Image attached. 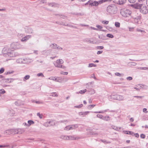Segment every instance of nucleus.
<instances>
[{"mask_svg": "<svg viewBox=\"0 0 148 148\" xmlns=\"http://www.w3.org/2000/svg\"><path fill=\"white\" fill-rule=\"evenodd\" d=\"M63 62L64 61L60 59L57 60L56 63L54 64L56 67L64 69L66 68V67L62 65V64H63Z\"/></svg>", "mask_w": 148, "mask_h": 148, "instance_id": "20e7f679", "label": "nucleus"}, {"mask_svg": "<svg viewBox=\"0 0 148 148\" xmlns=\"http://www.w3.org/2000/svg\"><path fill=\"white\" fill-rule=\"evenodd\" d=\"M120 13L124 17H128L131 14V11L127 8H122L121 10Z\"/></svg>", "mask_w": 148, "mask_h": 148, "instance_id": "7ed1b4c3", "label": "nucleus"}, {"mask_svg": "<svg viewBox=\"0 0 148 148\" xmlns=\"http://www.w3.org/2000/svg\"><path fill=\"white\" fill-rule=\"evenodd\" d=\"M44 125L46 127H48L49 126V125L47 123V122H46L44 123Z\"/></svg>", "mask_w": 148, "mask_h": 148, "instance_id": "774afa93", "label": "nucleus"}, {"mask_svg": "<svg viewBox=\"0 0 148 148\" xmlns=\"http://www.w3.org/2000/svg\"><path fill=\"white\" fill-rule=\"evenodd\" d=\"M46 122L49 126H53L55 125L54 122L52 121L49 120Z\"/></svg>", "mask_w": 148, "mask_h": 148, "instance_id": "aec40b11", "label": "nucleus"}, {"mask_svg": "<svg viewBox=\"0 0 148 148\" xmlns=\"http://www.w3.org/2000/svg\"><path fill=\"white\" fill-rule=\"evenodd\" d=\"M115 25L116 27H119L120 26V24L119 22H116L115 23Z\"/></svg>", "mask_w": 148, "mask_h": 148, "instance_id": "79ce46f5", "label": "nucleus"}, {"mask_svg": "<svg viewBox=\"0 0 148 148\" xmlns=\"http://www.w3.org/2000/svg\"><path fill=\"white\" fill-rule=\"evenodd\" d=\"M143 112L145 113H147L148 112L147 111V109L146 108H144L143 109Z\"/></svg>", "mask_w": 148, "mask_h": 148, "instance_id": "e2e57ef3", "label": "nucleus"}, {"mask_svg": "<svg viewBox=\"0 0 148 148\" xmlns=\"http://www.w3.org/2000/svg\"><path fill=\"white\" fill-rule=\"evenodd\" d=\"M49 96L53 97H58V95L56 92H54L51 93Z\"/></svg>", "mask_w": 148, "mask_h": 148, "instance_id": "c756f323", "label": "nucleus"}, {"mask_svg": "<svg viewBox=\"0 0 148 148\" xmlns=\"http://www.w3.org/2000/svg\"><path fill=\"white\" fill-rule=\"evenodd\" d=\"M30 77V76L29 75H26L23 78V80L25 81L27 80Z\"/></svg>", "mask_w": 148, "mask_h": 148, "instance_id": "c9c22d12", "label": "nucleus"}, {"mask_svg": "<svg viewBox=\"0 0 148 148\" xmlns=\"http://www.w3.org/2000/svg\"><path fill=\"white\" fill-rule=\"evenodd\" d=\"M60 74L62 75H67L68 74V72H66L62 71L60 72Z\"/></svg>", "mask_w": 148, "mask_h": 148, "instance_id": "5fc2aeb1", "label": "nucleus"}, {"mask_svg": "<svg viewBox=\"0 0 148 148\" xmlns=\"http://www.w3.org/2000/svg\"><path fill=\"white\" fill-rule=\"evenodd\" d=\"M31 38V36L28 35H27L23 38L21 40L22 42L26 41L27 40H28L29 39Z\"/></svg>", "mask_w": 148, "mask_h": 148, "instance_id": "9b49d317", "label": "nucleus"}, {"mask_svg": "<svg viewBox=\"0 0 148 148\" xmlns=\"http://www.w3.org/2000/svg\"><path fill=\"white\" fill-rule=\"evenodd\" d=\"M56 23L59 25H62L65 26H66V24H67L66 23L64 22H57Z\"/></svg>", "mask_w": 148, "mask_h": 148, "instance_id": "bb28decb", "label": "nucleus"}, {"mask_svg": "<svg viewBox=\"0 0 148 148\" xmlns=\"http://www.w3.org/2000/svg\"><path fill=\"white\" fill-rule=\"evenodd\" d=\"M10 112L11 113V114H10L11 116H12L15 113L14 111L12 110H10Z\"/></svg>", "mask_w": 148, "mask_h": 148, "instance_id": "864d4df0", "label": "nucleus"}, {"mask_svg": "<svg viewBox=\"0 0 148 148\" xmlns=\"http://www.w3.org/2000/svg\"><path fill=\"white\" fill-rule=\"evenodd\" d=\"M112 128L113 129H114L115 130H119L120 129V128H119V127H117L114 125H113L112 126Z\"/></svg>", "mask_w": 148, "mask_h": 148, "instance_id": "cd10ccee", "label": "nucleus"}, {"mask_svg": "<svg viewBox=\"0 0 148 148\" xmlns=\"http://www.w3.org/2000/svg\"><path fill=\"white\" fill-rule=\"evenodd\" d=\"M144 96H134V97L137 98L138 99H142L143 97Z\"/></svg>", "mask_w": 148, "mask_h": 148, "instance_id": "6e6d98bb", "label": "nucleus"}, {"mask_svg": "<svg viewBox=\"0 0 148 148\" xmlns=\"http://www.w3.org/2000/svg\"><path fill=\"white\" fill-rule=\"evenodd\" d=\"M47 4L49 7L53 8H58L60 7V5L55 2H48Z\"/></svg>", "mask_w": 148, "mask_h": 148, "instance_id": "423d86ee", "label": "nucleus"}, {"mask_svg": "<svg viewBox=\"0 0 148 148\" xmlns=\"http://www.w3.org/2000/svg\"><path fill=\"white\" fill-rule=\"evenodd\" d=\"M73 127H72L71 126V125H68L66 127L64 128V130H65L68 131L70 130H73Z\"/></svg>", "mask_w": 148, "mask_h": 148, "instance_id": "f3484780", "label": "nucleus"}, {"mask_svg": "<svg viewBox=\"0 0 148 148\" xmlns=\"http://www.w3.org/2000/svg\"><path fill=\"white\" fill-rule=\"evenodd\" d=\"M117 95H111L109 96L108 97V99L109 100H110L111 99H114V100H116L117 99Z\"/></svg>", "mask_w": 148, "mask_h": 148, "instance_id": "ddd939ff", "label": "nucleus"}, {"mask_svg": "<svg viewBox=\"0 0 148 148\" xmlns=\"http://www.w3.org/2000/svg\"><path fill=\"white\" fill-rule=\"evenodd\" d=\"M96 65L93 63H90L89 64L88 67H91L92 66L96 67Z\"/></svg>", "mask_w": 148, "mask_h": 148, "instance_id": "58836bf2", "label": "nucleus"}, {"mask_svg": "<svg viewBox=\"0 0 148 148\" xmlns=\"http://www.w3.org/2000/svg\"><path fill=\"white\" fill-rule=\"evenodd\" d=\"M67 137H68V136L63 135L61 136H60V138L61 139H63L67 140Z\"/></svg>", "mask_w": 148, "mask_h": 148, "instance_id": "473e14b6", "label": "nucleus"}, {"mask_svg": "<svg viewBox=\"0 0 148 148\" xmlns=\"http://www.w3.org/2000/svg\"><path fill=\"white\" fill-rule=\"evenodd\" d=\"M125 133L131 135H133L134 134V133L131 131H126Z\"/></svg>", "mask_w": 148, "mask_h": 148, "instance_id": "2f4dec72", "label": "nucleus"}, {"mask_svg": "<svg viewBox=\"0 0 148 148\" xmlns=\"http://www.w3.org/2000/svg\"><path fill=\"white\" fill-rule=\"evenodd\" d=\"M103 120L106 121H108L110 120V117L108 116H106L103 117Z\"/></svg>", "mask_w": 148, "mask_h": 148, "instance_id": "b1692460", "label": "nucleus"}, {"mask_svg": "<svg viewBox=\"0 0 148 148\" xmlns=\"http://www.w3.org/2000/svg\"><path fill=\"white\" fill-rule=\"evenodd\" d=\"M21 47V45L18 42H14L10 45V48L12 49V51L20 48Z\"/></svg>", "mask_w": 148, "mask_h": 148, "instance_id": "39448f33", "label": "nucleus"}, {"mask_svg": "<svg viewBox=\"0 0 148 148\" xmlns=\"http://www.w3.org/2000/svg\"><path fill=\"white\" fill-rule=\"evenodd\" d=\"M79 138V137H74L73 136H68L67 137V140H76L77 139H78Z\"/></svg>", "mask_w": 148, "mask_h": 148, "instance_id": "a211bd4d", "label": "nucleus"}, {"mask_svg": "<svg viewBox=\"0 0 148 148\" xmlns=\"http://www.w3.org/2000/svg\"><path fill=\"white\" fill-rule=\"evenodd\" d=\"M83 106V104H80L79 105L76 106H74L75 108H80Z\"/></svg>", "mask_w": 148, "mask_h": 148, "instance_id": "a18cd8bd", "label": "nucleus"}, {"mask_svg": "<svg viewBox=\"0 0 148 148\" xmlns=\"http://www.w3.org/2000/svg\"><path fill=\"white\" fill-rule=\"evenodd\" d=\"M136 31L137 32L141 33H146L145 31L144 30H143V29L141 28H137L136 29Z\"/></svg>", "mask_w": 148, "mask_h": 148, "instance_id": "412c9836", "label": "nucleus"}, {"mask_svg": "<svg viewBox=\"0 0 148 148\" xmlns=\"http://www.w3.org/2000/svg\"><path fill=\"white\" fill-rule=\"evenodd\" d=\"M140 137L141 138L144 139L145 138V134H142L140 135Z\"/></svg>", "mask_w": 148, "mask_h": 148, "instance_id": "13d9d810", "label": "nucleus"}, {"mask_svg": "<svg viewBox=\"0 0 148 148\" xmlns=\"http://www.w3.org/2000/svg\"><path fill=\"white\" fill-rule=\"evenodd\" d=\"M108 110H106L103 111H95L94 112V113H103L105 112H107Z\"/></svg>", "mask_w": 148, "mask_h": 148, "instance_id": "393cba45", "label": "nucleus"}, {"mask_svg": "<svg viewBox=\"0 0 148 148\" xmlns=\"http://www.w3.org/2000/svg\"><path fill=\"white\" fill-rule=\"evenodd\" d=\"M66 26H69L70 27H73V28H77V27L76 26H73L71 25H69L68 24H66Z\"/></svg>", "mask_w": 148, "mask_h": 148, "instance_id": "3c124183", "label": "nucleus"}, {"mask_svg": "<svg viewBox=\"0 0 148 148\" xmlns=\"http://www.w3.org/2000/svg\"><path fill=\"white\" fill-rule=\"evenodd\" d=\"M9 49L8 48H4L2 50V53L3 56L5 57H7L9 56V52L8 51Z\"/></svg>", "mask_w": 148, "mask_h": 148, "instance_id": "1a4fd4ad", "label": "nucleus"}, {"mask_svg": "<svg viewBox=\"0 0 148 148\" xmlns=\"http://www.w3.org/2000/svg\"><path fill=\"white\" fill-rule=\"evenodd\" d=\"M107 11L109 14H114L116 12L117 9L114 5H110L107 7Z\"/></svg>", "mask_w": 148, "mask_h": 148, "instance_id": "f257e3e1", "label": "nucleus"}, {"mask_svg": "<svg viewBox=\"0 0 148 148\" xmlns=\"http://www.w3.org/2000/svg\"><path fill=\"white\" fill-rule=\"evenodd\" d=\"M15 56L14 52V51L10 52V57H13Z\"/></svg>", "mask_w": 148, "mask_h": 148, "instance_id": "f704fd0d", "label": "nucleus"}, {"mask_svg": "<svg viewBox=\"0 0 148 148\" xmlns=\"http://www.w3.org/2000/svg\"><path fill=\"white\" fill-rule=\"evenodd\" d=\"M23 60H25V59H23V60L22 58H19L16 60V62L18 63H24V62H23Z\"/></svg>", "mask_w": 148, "mask_h": 148, "instance_id": "5701e85b", "label": "nucleus"}, {"mask_svg": "<svg viewBox=\"0 0 148 148\" xmlns=\"http://www.w3.org/2000/svg\"><path fill=\"white\" fill-rule=\"evenodd\" d=\"M26 32L29 34H32L33 32V30L32 28L30 27H28L26 30Z\"/></svg>", "mask_w": 148, "mask_h": 148, "instance_id": "6ab92c4d", "label": "nucleus"}, {"mask_svg": "<svg viewBox=\"0 0 148 148\" xmlns=\"http://www.w3.org/2000/svg\"><path fill=\"white\" fill-rule=\"evenodd\" d=\"M97 117L100 119H103V116L102 115L98 114L97 115Z\"/></svg>", "mask_w": 148, "mask_h": 148, "instance_id": "a19ab883", "label": "nucleus"}, {"mask_svg": "<svg viewBox=\"0 0 148 148\" xmlns=\"http://www.w3.org/2000/svg\"><path fill=\"white\" fill-rule=\"evenodd\" d=\"M4 69L3 68H1L0 69V74L4 72Z\"/></svg>", "mask_w": 148, "mask_h": 148, "instance_id": "bf43d9fd", "label": "nucleus"}, {"mask_svg": "<svg viewBox=\"0 0 148 148\" xmlns=\"http://www.w3.org/2000/svg\"><path fill=\"white\" fill-rule=\"evenodd\" d=\"M130 16L134 19V21L136 23H138V21L141 18V16L139 14L137 13L136 11H134L132 12Z\"/></svg>", "mask_w": 148, "mask_h": 148, "instance_id": "f03ea898", "label": "nucleus"}, {"mask_svg": "<svg viewBox=\"0 0 148 148\" xmlns=\"http://www.w3.org/2000/svg\"><path fill=\"white\" fill-rule=\"evenodd\" d=\"M129 1L130 3H134L136 0H128Z\"/></svg>", "mask_w": 148, "mask_h": 148, "instance_id": "0e129e2a", "label": "nucleus"}, {"mask_svg": "<svg viewBox=\"0 0 148 148\" xmlns=\"http://www.w3.org/2000/svg\"><path fill=\"white\" fill-rule=\"evenodd\" d=\"M71 126L72 127H73V130H74V129H76V128H77L78 127V125L77 124H75V125H71Z\"/></svg>", "mask_w": 148, "mask_h": 148, "instance_id": "ea45409f", "label": "nucleus"}, {"mask_svg": "<svg viewBox=\"0 0 148 148\" xmlns=\"http://www.w3.org/2000/svg\"><path fill=\"white\" fill-rule=\"evenodd\" d=\"M126 0H119V3L120 5L123 4L125 3Z\"/></svg>", "mask_w": 148, "mask_h": 148, "instance_id": "a878e982", "label": "nucleus"}, {"mask_svg": "<svg viewBox=\"0 0 148 148\" xmlns=\"http://www.w3.org/2000/svg\"><path fill=\"white\" fill-rule=\"evenodd\" d=\"M115 74L117 76H122V75H122V74H120L119 73H118V72H116V73H115Z\"/></svg>", "mask_w": 148, "mask_h": 148, "instance_id": "4d7b16f0", "label": "nucleus"}, {"mask_svg": "<svg viewBox=\"0 0 148 148\" xmlns=\"http://www.w3.org/2000/svg\"><path fill=\"white\" fill-rule=\"evenodd\" d=\"M96 27L100 29H101L103 28V27L99 25H97Z\"/></svg>", "mask_w": 148, "mask_h": 148, "instance_id": "338daca9", "label": "nucleus"}, {"mask_svg": "<svg viewBox=\"0 0 148 148\" xmlns=\"http://www.w3.org/2000/svg\"><path fill=\"white\" fill-rule=\"evenodd\" d=\"M143 5V4L136 3L134 4L131 5V6L135 9H140V10Z\"/></svg>", "mask_w": 148, "mask_h": 148, "instance_id": "9d476101", "label": "nucleus"}, {"mask_svg": "<svg viewBox=\"0 0 148 148\" xmlns=\"http://www.w3.org/2000/svg\"><path fill=\"white\" fill-rule=\"evenodd\" d=\"M106 36L107 37L111 38H112L114 37V36L112 35L109 34H107Z\"/></svg>", "mask_w": 148, "mask_h": 148, "instance_id": "c03bdc74", "label": "nucleus"}, {"mask_svg": "<svg viewBox=\"0 0 148 148\" xmlns=\"http://www.w3.org/2000/svg\"><path fill=\"white\" fill-rule=\"evenodd\" d=\"M92 39H90V38H87L84 40V41L85 42H90L91 43H96V42L94 40H92Z\"/></svg>", "mask_w": 148, "mask_h": 148, "instance_id": "f8f14e48", "label": "nucleus"}, {"mask_svg": "<svg viewBox=\"0 0 148 148\" xmlns=\"http://www.w3.org/2000/svg\"><path fill=\"white\" fill-rule=\"evenodd\" d=\"M109 21H103L102 22V23L103 24L107 25Z\"/></svg>", "mask_w": 148, "mask_h": 148, "instance_id": "680f3d73", "label": "nucleus"}, {"mask_svg": "<svg viewBox=\"0 0 148 148\" xmlns=\"http://www.w3.org/2000/svg\"><path fill=\"white\" fill-rule=\"evenodd\" d=\"M140 11L143 14H146L148 13V9L146 6L143 5L140 10Z\"/></svg>", "mask_w": 148, "mask_h": 148, "instance_id": "0eeeda50", "label": "nucleus"}, {"mask_svg": "<svg viewBox=\"0 0 148 148\" xmlns=\"http://www.w3.org/2000/svg\"><path fill=\"white\" fill-rule=\"evenodd\" d=\"M5 92V91L3 89H0V94H3Z\"/></svg>", "mask_w": 148, "mask_h": 148, "instance_id": "de8ad7c7", "label": "nucleus"}, {"mask_svg": "<svg viewBox=\"0 0 148 148\" xmlns=\"http://www.w3.org/2000/svg\"><path fill=\"white\" fill-rule=\"evenodd\" d=\"M90 135H98V134L97 132H93L92 130H91L90 132Z\"/></svg>", "mask_w": 148, "mask_h": 148, "instance_id": "72a5a7b5", "label": "nucleus"}, {"mask_svg": "<svg viewBox=\"0 0 148 148\" xmlns=\"http://www.w3.org/2000/svg\"><path fill=\"white\" fill-rule=\"evenodd\" d=\"M68 121L67 120H64L62 121H58L59 123H67Z\"/></svg>", "mask_w": 148, "mask_h": 148, "instance_id": "37998d69", "label": "nucleus"}, {"mask_svg": "<svg viewBox=\"0 0 148 148\" xmlns=\"http://www.w3.org/2000/svg\"><path fill=\"white\" fill-rule=\"evenodd\" d=\"M37 115L40 119L42 118L43 115L42 114H40L39 113H38Z\"/></svg>", "mask_w": 148, "mask_h": 148, "instance_id": "49530a36", "label": "nucleus"}, {"mask_svg": "<svg viewBox=\"0 0 148 148\" xmlns=\"http://www.w3.org/2000/svg\"><path fill=\"white\" fill-rule=\"evenodd\" d=\"M50 47L51 48L53 49H58L59 50H62L63 49L62 48L55 43H53L50 45Z\"/></svg>", "mask_w": 148, "mask_h": 148, "instance_id": "6e6552de", "label": "nucleus"}, {"mask_svg": "<svg viewBox=\"0 0 148 148\" xmlns=\"http://www.w3.org/2000/svg\"><path fill=\"white\" fill-rule=\"evenodd\" d=\"M28 126H29L32 125L34 124V123L33 121L29 120L28 121Z\"/></svg>", "mask_w": 148, "mask_h": 148, "instance_id": "c85d7f7f", "label": "nucleus"}, {"mask_svg": "<svg viewBox=\"0 0 148 148\" xmlns=\"http://www.w3.org/2000/svg\"><path fill=\"white\" fill-rule=\"evenodd\" d=\"M116 100L119 101H123L124 100V97L122 95H117Z\"/></svg>", "mask_w": 148, "mask_h": 148, "instance_id": "2eb2a0df", "label": "nucleus"}, {"mask_svg": "<svg viewBox=\"0 0 148 148\" xmlns=\"http://www.w3.org/2000/svg\"><path fill=\"white\" fill-rule=\"evenodd\" d=\"M86 91V89H84L83 90H81L79 92V93H81V94H83L85 93Z\"/></svg>", "mask_w": 148, "mask_h": 148, "instance_id": "09e8293b", "label": "nucleus"}, {"mask_svg": "<svg viewBox=\"0 0 148 148\" xmlns=\"http://www.w3.org/2000/svg\"><path fill=\"white\" fill-rule=\"evenodd\" d=\"M19 132V130H17L14 129L10 130V134H17Z\"/></svg>", "mask_w": 148, "mask_h": 148, "instance_id": "4468645a", "label": "nucleus"}, {"mask_svg": "<svg viewBox=\"0 0 148 148\" xmlns=\"http://www.w3.org/2000/svg\"><path fill=\"white\" fill-rule=\"evenodd\" d=\"M37 76L38 77L41 76L42 77H44V75L42 73H38L37 74Z\"/></svg>", "mask_w": 148, "mask_h": 148, "instance_id": "8fccbe9b", "label": "nucleus"}, {"mask_svg": "<svg viewBox=\"0 0 148 148\" xmlns=\"http://www.w3.org/2000/svg\"><path fill=\"white\" fill-rule=\"evenodd\" d=\"M61 18L65 19L67 18V16L64 15H61Z\"/></svg>", "mask_w": 148, "mask_h": 148, "instance_id": "052dcab7", "label": "nucleus"}, {"mask_svg": "<svg viewBox=\"0 0 148 148\" xmlns=\"http://www.w3.org/2000/svg\"><path fill=\"white\" fill-rule=\"evenodd\" d=\"M93 1L92 0H89L85 4V5L89 4L90 5L92 6Z\"/></svg>", "mask_w": 148, "mask_h": 148, "instance_id": "4be33fe9", "label": "nucleus"}, {"mask_svg": "<svg viewBox=\"0 0 148 148\" xmlns=\"http://www.w3.org/2000/svg\"><path fill=\"white\" fill-rule=\"evenodd\" d=\"M127 79L129 80H131L132 79V78L131 77H127Z\"/></svg>", "mask_w": 148, "mask_h": 148, "instance_id": "69168bd1", "label": "nucleus"}, {"mask_svg": "<svg viewBox=\"0 0 148 148\" xmlns=\"http://www.w3.org/2000/svg\"><path fill=\"white\" fill-rule=\"evenodd\" d=\"M89 111H86L85 112H80L79 113V114L80 116L83 115V116H84L85 115H86L89 113Z\"/></svg>", "mask_w": 148, "mask_h": 148, "instance_id": "dca6fc26", "label": "nucleus"}, {"mask_svg": "<svg viewBox=\"0 0 148 148\" xmlns=\"http://www.w3.org/2000/svg\"><path fill=\"white\" fill-rule=\"evenodd\" d=\"M95 106V105H90L88 106V108L89 110L92 109Z\"/></svg>", "mask_w": 148, "mask_h": 148, "instance_id": "7c9ffc66", "label": "nucleus"}, {"mask_svg": "<svg viewBox=\"0 0 148 148\" xmlns=\"http://www.w3.org/2000/svg\"><path fill=\"white\" fill-rule=\"evenodd\" d=\"M49 79L52 80H55L57 79L55 77H51L49 78Z\"/></svg>", "mask_w": 148, "mask_h": 148, "instance_id": "603ef678", "label": "nucleus"}, {"mask_svg": "<svg viewBox=\"0 0 148 148\" xmlns=\"http://www.w3.org/2000/svg\"><path fill=\"white\" fill-rule=\"evenodd\" d=\"M92 4V6H96L98 5L99 3L97 1H94Z\"/></svg>", "mask_w": 148, "mask_h": 148, "instance_id": "e433bc0d", "label": "nucleus"}, {"mask_svg": "<svg viewBox=\"0 0 148 148\" xmlns=\"http://www.w3.org/2000/svg\"><path fill=\"white\" fill-rule=\"evenodd\" d=\"M138 69L140 70H148V68L146 67H140L138 68Z\"/></svg>", "mask_w": 148, "mask_h": 148, "instance_id": "4c0bfd02", "label": "nucleus"}]
</instances>
